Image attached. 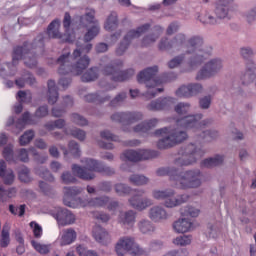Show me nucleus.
<instances>
[{"label": "nucleus", "instance_id": "41", "mask_svg": "<svg viewBox=\"0 0 256 256\" xmlns=\"http://www.w3.org/2000/svg\"><path fill=\"white\" fill-rule=\"evenodd\" d=\"M11 225L9 223H5L1 232V247L6 248L9 247L11 243Z\"/></svg>", "mask_w": 256, "mask_h": 256}, {"label": "nucleus", "instance_id": "31", "mask_svg": "<svg viewBox=\"0 0 256 256\" xmlns=\"http://www.w3.org/2000/svg\"><path fill=\"white\" fill-rule=\"evenodd\" d=\"M35 119L29 111H26L22 114V116L16 121L15 127L18 131H23L25 129V125H35Z\"/></svg>", "mask_w": 256, "mask_h": 256}, {"label": "nucleus", "instance_id": "5", "mask_svg": "<svg viewBox=\"0 0 256 256\" xmlns=\"http://www.w3.org/2000/svg\"><path fill=\"white\" fill-rule=\"evenodd\" d=\"M203 174L199 169L181 171L178 168V176L174 183V189L187 191V189H199L203 183Z\"/></svg>", "mask_w": 256, "mask_h": 256}, {"label": "nucleus", "instance_id": "21", "mask_svg": "<svg viewBox=\"0 0 256 256\" xmlns=\"http://www.w3.org/2000/svg\"><path fill=\"white\" fill-rule=\"evenodd\" d=\"M137 219V212L133 210L121 211L118 215V223L122 227H133Z\"/></svg>", "mask_w": 256, "mask_h": 256}, {"label": "nucleus", "instance_id": "24", "mask_svg": "<svg viewBox=\"0 0 256 256\" xmlns=\"http://www.w3.org/2000/svg\"><path fill=\"white\" fill-rule=\"evenodd\" d=\"M93 237L95 241L101 245H109V243H111V234L101 226L94 227Z\"/></svg>", "mask_w": 256, "mask_h": 256}, {"label": "nucleus", "instance_id": "39", "mask_svg": "<svg viewBox=\"0 0 256 256\" xmlns=\"http://www.w3.org/2000/svg\"><path fill=\"white\" fill-rule=\"evenodd\" d=\"M200 139L205 141V143H213L219 139V131L215 129L204 130L199 134Z\"/></svg>", "mask_w": 256, "mask_h": 256}, {"label": "nucleus", "instance_id": "13", "mask_svg": "<svg viewBox=\"0 0 256 256\" xmlns=\"http://www.w3.org/2000/svg\"><path fill=\"white\" fill-rule=\"evenodd\" d=\"M210 57L211 50H193L188 60V65H190L192 68L200 67V65H203V63H205Z\"/></svg>", "mask_w": 256, "mask_h": 256}, {"label": "nucleus", "instance_id": "62", "mask_svg": "<svg viewBox=\"0 0 256 256\" xmlns=\"http://www.w3.org/2000/svg\"><path fill=\"white\" fill-rule=\"evenodd\" d=\"M124 157L127 159V161L137 163V161H139V150H126L124 152Z\"/></svg>", "mask_w": 256, "mask_h": 256}, {"label": "nucleus", "instance_id": "48", "mask_svg": "<svg viewBox=\"0 0 256 256\" xmlns=\"http://www.w3.org/2000/svg\"><path fill=\"white\" fill-rule=\"evenodd\" d=\"M139 161H147L159 157V152L155 150H138Z\"/></svg>", "mask_w": 256, "mask_h": 256}, {"label": "nucleus", "instance_id": "64", "mask_svg": "<svg viewBox=\"0 0 256 256\" xmlns=\"http://www.w3.org/2000/svg\"><path fill=\"white\" fill-rule=\"evenodd\" d=\"M163 256H189L187 248H181L178 250H170Z\"/></svg>", "mask_w": 256, "mask_h": 256}, {"label": "nucleus", "instance_id": "63", "mask_svg": "<svg viewBox=\"0 0 256 256\" xmlns=\"http://www.w3.org/2000/svg\"><path fill=\"white\" fill-rule=\"evenodd\" d=\"M76 251H77L78 255H80V256H99V254H97V252H95L93 250H87V248L83 247L82 245L78 246L76 248Z\"/></svg>", "mask_w": 256, "mask_h": 256}, {"label": "nucleus", "instance_id": "2", "mask_svg": "<svg viewBox=\"0 0 256 256\" xmlns=\"http://www.w3.org/2000/svg\"><path fill=\"white\" fill-rule=\"evenodd\" d=\"M43 47H45V35L39 34L32 43L25 42L23 46H17L14 48L12 56L13 72L10 75H15L18 61L24 60V65L29 69H35L37 67V56L35 53L39 51L43 53Z\"/></svg>", "mask_w": 256, "mask_h": 256}, {"label": "nucleus", "instance_id": "60", "mask_svg": "<svg viewBox=\"0 0 256 256\" xmlns=\"http://www.w3.org/2000/svg\"><path fill=\"white\" fill-rule=\"evenodd\" d=\"M19 103H31L33 101V96L31 93H27L23 90L18 91L17 93Z\"/></svg>", "mask_w": 256, "mask_h": 256}, {"label": "nucleus", "instance_id": "57", "mask_svg": "<svg viewBox=\"0 0 256 256\" xmlns=\"http://www.w3.org/2000/svg\"><path fill=\"white\" fill-rule=\"evenodd\" d=\"M125 99H127V92H120L110 101V106L119 107V105L125 103Z\"/></svg>", "mask_w": 256, "mask_h": 256}, {"label": "nucleus", "instance_id": "59", "mask_svg": "<svg viewBox=\"0 0 256 256\" xmlns=\"http://www.w3.org/2000/svg\"><path fill=\"white\" fill-rule=\"evenodd\" d=\"M71 122L75 123L76 125H79L80 127H85V125H88L87 118L83 117L80 114L73 113L71 115Z\"/></svg>", "mask_w": 256, "mask_h": 256}, {"label": "nucleus", "instance_id": "14", "mask_svg": "<svg viewBox=\"0 0 256 256\" xmlns=\"http://www.w3.org/2000/svg\"><path fill=\"white\" fill-rule=\"evenodd\" d=\"M175 105V98H158L147 105L148 111H165Z\"/></svg>", "mask_w": 256, "mask_h": 256}, {"label": "nucleus", "instance_id": "45", "mask_svg": "<svg viewBox=\"0 0 256 256\" xmlns=\"http://www.w3.org/2000/svg\"><path fill=\"white\" fill-rule=\"evenodd\" d=\"M60 181L63 185H73L77 183V177H75V173L73 172L64 171L60 176Z\"/></svg>", "mask_w": 256, "mask_h": 256}, {"label": "nucleus", "instance_id": "7", "mask_svg": "<svg viewBox=\"0 0 256 256\" xmlns=\"http://www.w3.org/2000/svg\"><path fill=\"white\" fill-rule=\"evenodd\" d=\"M115 251L117 255H125V253L129 252L133 256H147L149 255V251L145 250L139 244L135 242V238L131 236H123L121 237L115 246Z\"/></svg>", "mask_w": 256, "mask_h": 256}, {"label": "nucleus", "instance_id": "26", "mask_svg": "<svg viewBox=\"0 0 256 256\" xmlns=\"http://www.w3.org/2000/svg\"><path fill=\"white\" fill-rule=\"evenodd\" d=\"M110 100L111 96L103 94V92L90 93L84 96V101H86V103H95L96 105L107 103V101Z\"/></svg>", "mask_w": 256, "mask_h": 256}, {"label": "nucleus", "instance_id": "33", "mask_svg": "<svg viewBox=\"0 0 256 256\" xmlns=\"http://www.w3.org/2000/svg\"><path fill=\"white\" fill-rule=\"evenodd\" d=\"M157 123H159V120H157V118H153L147 122H141L140 124H137L133 128V131L134 133H149L151 129L157 127Z\"/></svg>", "mask_w": 256, "mask_h": 256}, {"label": "nucleus", "instance_id": "25", "mask_svg": "<svg viewBox=\"0 0 256 256\" xmlns=\"http://www.w3.org/2000/svg\"><path fill=\"white\" fill-rule=\"evenodd\" d=\"M156 174L158 177H165V175L169 176L171 186L175 187V182L177 180V176L179 175V168L175 166L162 167L156 170Z\"/></svg>", "mask_w": 256, "mask_h": 256}, {"label": "nucleus", "instance_id": "40", "mask_svg": "<svg viewBox=\"0 0 256 256\" xmlns=\"http://www.w3.org/2000/svg\"><path fill=\"white\" fill-rule=\"evenodd\" d=\"M223 161H225V156L216 154L213 157L207 158L203 161V165L208 169L212 167H219V165H223Z\"/></svg>", "mask_w": 256, "mask_h": 256}, {"label": "nucleus", "instance_id": "54", "mask_svg": "<svg viewBox=\"0 0 256 256\" xmlns=\"http://www.w3.org/2000/svg\"><path fill=\"white\" fill-rule=\"evenodd\" d=\"M174 111L178 115H187L191 111V104L188 102H180L174 107Z\"/></svg>", "mask_w": 256, "mask_h": 256}, {"label": "nucleus", "instance_id": "23", "mask_svg": "<svg viewBox=\"0 0 256 256\" xmlns=\"http://www.w3.org/2000/svg\"><path fill=\"white\" fill-rule=\"evenodd\" d=\"M130 206L136 211H145L148 207L153 205V200L151 198H138L137 196H132L129 200Z\"/></svg>", "mask_w": 256, "mask_h": 256}, {"label": "nucleus", "instance_id": "55", "mask_svg": "<svg viewBox=\"0 0 256 256\" xmlns=\"http://www.w3.org/2000/svg\"><path fill=\"white\" fill-rule=\"evenodd\" d=\"M176 97L184 98V99H191V90L188 85H182L176 90Z\"/></svg>", "mask_w": 256, "mask_h": 256}, {"label": "nucleus", "instance_id": "58", "mask_svg": "<svg viewBox=\"0 0 256 256\" xmlns=\"http://www.w3.org/2000/svg\"><path fill=\"white\" fill-rule=\"evenodd\" d=\"M158 49L160 51H171V49H173L172 40H169V38H167V37L161 38V40L158 44Z\"/></svg>", "mask_w": 256, "mask_h": 256}, {"label": "nucleus", "instance_id": "42", "mask_svg": "<svg viewBox=\"0 0 256 256\" xmlns=\"http://www.w3.org/2000/svg\"><path fill=\"white\" fill-rule=\"evenodd\" d=\"M96 79H99V68L97 67L90 68L81 77L84 83H90L91 81H96Z\"/></svg>", "mask_w": 256, "mask_h": 256}, {"label": "nucleus", "instance_id": "52", "mask_svg": "<svg viewBox=\"0 0 256 256\" xmlns=\"http://www.w3.org/2000/svg\"><path fill=\"white\" fill-rule=\"evenodd\" d=\"M88 203L91 207H105V205L109 203V197L108 196L96 197L91 199Z\"/></svg>", "mask_w": 256, "mask_h": 256}, {"label": "nucleus", "instance_id": "6", "mask_svg": "<svg viewBox=\"0 0 256 256\" xmlns=\"http://www.w3.org/2000/svg\"><path fill=\"white\" fill-rule=\"evenodd\" d=\"M121 67H123V61H112L102 68V73L110 77L111 81H114V83H125V81H129V79L135 75V70L127 69L121 71Z\"/></svg>", "mask_w": 256, "mask_h": 256}, {"label": "nucleus", "instance_id": "35", "mask_svg": "<svg viewBox=\"0 0 256 256\" xmlns=\"http://www.w3.org/2000/svg\"><path fill=\"white\" fill-rule=\"evenodd\" d=\"M192 227L193 223L185 218L179 219L173 224V229L176 233H187L188 231H191Z\"/></svg>", "mask_w": 256, "mask_h": 256}, {"label": "nucleus", "instance_id": "56", "mask_svg": "<svg viewBox=\"0 0 256 256\" xmlns=\"http://www.w3.org/2000/svg\"><path fill=\"white\" fill-rule=\"evenodd\" d=\"M68 153H71L73 157H81V148L79 147V143L75 140H71L68 143Z\"/></svg>", "mask_w": 256, "mask_h": 256}, {"label": "nucleus", "instance_id": "8", "mask_svg": "<svg viewBox=\"0 0 256 256\" xmlns=\"http://www.w3.org/2000/svg\"><path fill=\"white\" fill-rule=\"evenodd\" d=\"M101 167V162L86 158L85 160V167H81L77 164H73L71 169L72 173L79 179H82L83 181H93L95 179V171L96 173H99V168Z\"/></svg>", "mask_w": 256, "mask_h": 256}, {"label": "nucleus", "instance_id": "29", "mask_svg": "<svg viewBox=\"0 0 256 256\" xmlns=\"http://www.w3.org/2000/svg\"><path fill=\"white\" fill-rule=\"evenodd\" d=\"M136 227L142 235H150V233L155 232V225H153V222L147 218L138 220Z\"/></svg>", "mask_w": 256, "mask_h": 256}, {"label": "nucleus", "instance_id": "47", "mask_svg": "<svg viewBox=\"0 0 256 256\" xmlns=\"http://www.w3.org/2000/svg\"><path fill=\"white\" fill-rule=\"evenodd\" d=\"M117 25H119V21L117 20V13L112 12L106 21L105 29L106 31H113V29H117Z\"/></svg>", "mask_w": 256, "mask_h": 256}, {"label": "nucleus", "instance_id": "30", "mask_svg": "<svg viewBox=\"0 0 256 256\" xmlns=\"http://www.w3.org/2000/svg\"><path fill=\"white\" fill-rule=\"evenodd\" d=\"M163 34V27L161 26H155L154 27V32L152 34H148L143 37L142 39V45L144 47H149V45H153L161 37Z\"/></svg>", "mask_w": 256, "mask_h": 256}, {"label": "nucleus", "instance_id": "28", "mask_svg": "<svg viewBox=\"0 0 256 256\" xmlns=\"http://www.w3.org/2000/svg\"><path fill=\"white\" fill-rule=\"evenodd\" d=\"M47 97L49 105H55L59 100V89L57 88V84L55 80H48L47 82Z\"/></svg>", "mask_w": 256, "mask_h": 256}, {"label": "nucleus", "instance_id": "16", "mask_svg": "<svg viewBox=\"0 0 256 256\" xmlns=\"http://www.w3.org/2000/svg\"><path fill=\"white\" fill-rule=\"evenodd\" d=\"M189 199H191V196L187 193L179 194L176 197L170 196L166 198V201L164 202V207L167 209H174V207H181V205H184V203H188Z\"/></svg>", "mask_w": 256, "mask_h": 256}, {"label": "nucleus", "instance_id": "43", "mask_svg": "<svg viewBox=\"0 0 256 256\" xmlns=\"http://www.w3.org/2000/svg\"><path fill=\"white\" fill-rule=\"evenodd\" d=\"M128 181L129 183H131V185H136V187H141L149 183V178L141 174H132L128 178Z\"/></svg>", "mask_w": 256, "mask_h": 256}, {"label": "nucleus", "instance_id": "22", "mask_svg": "<svg viewBox=\"0 0 256 256\" xmlns=\"http://www.w3.org/2000/svg\"><path fill=\"white\" fill-rule=\"evenodd\" d=\"M188 49L186 50V55H191L193 51H201L205 50V40L203 39V36L195 35L190 37L187 40Z\"/></svg>", "mask_w": 256, "mask_h": 256}, {"label": "nucleus", "instance_id": "18", "mask_svg": "<svg viewBox=\"0 0 256 256\" xmlns=\"http://www.w3.org/2000/svg\"><path fill=\"white\" fill-rule=\"evenodd\" d=\"M1 145H4L2 155L5 161L8 163H17L15 158V151L13 150V144H7V135L1 134Z\"/></svg>", "mask_w": 256, "mask_h": 256}, {"label": "nucleus", "instance_id": "53", "mask_svg": "<svg viewBox=\"0 0 256 256\" xmlns=\"http://www.w3.org/2000/svg\"><path fill=\"white\" fill-rule=\"evenodd\" d=\"M63 193L66 197H77V195L83 193V188L77 186L64 187Z\"/></svg>", "mask_w": 256, "mask_h": 256}, {"label": "nucleus", "instance_id": "4", "mask_svg": "<svg viewBox=\"0 0 256 256\" xmlns=\"http://www.w3.org/2000/svg\"><path fill=\"white\" fill-rule=\"evenodd\" d=\"M159 68L157 66L149 67L142 70L137 75V81L140 85H145L148 91L145 93L147 99H153L157 96V93H163V88H155L157 85H161V80L157 79V73Z\"/></svg>", "mask_w": 256, "mask_h": 256}, {"label": "nucleus", "instance_id": "20", "mask_svg": "<svg viewBox=\"0 0 256 256\" xmlns=\"http://www.w3.org/2000/svg\"><path fill=\"white\" fill-rule=\"evenodd\" d=\"M203 119V114L198 113L194 115H188L178 120V124L185 127V129H195L197 131L199 121Z\"/></svg>", "mask_w": 256, "mask_h": 256}, {"label": "nucleus", "instance_id": "19", "mask_svg": "<svg viewBox=\"0 0 256 256\" xmlns=\"http://www.w3.org/2000/svg\"><path fill=\"white\" fill-rule=\"evenodd\" d=\"M242 83L244 85H249L253 83L254 79H256V63L253 60H248L246 62V70L240 77Z\"/></svg>", "mask_w": 256, "mask_h": 256}, {"label": "nucleus", "instance_id": "1", "mask_svg": "<svg viewBox=\"0 0 256 256\" xmlns=\"http://www.w3.org/2000/svg\"><path fill=\"white\" fill-rule=\"evenodd\" d=\"M101 31V26L99 24H94L91 28L88 29L84 35V42H77V48L71 53L62 54L57 59V65H59L58 73L60 75H81L89 67L90 59L89 56H86L89 51L93 49V44L89 43L93 41L94 37L99 35Z\"/></svg>", "mask_w": 256, "mask_h": 256}, {"label": "nucleus", "instance_id": "10", "mask_svg": "<svg viewBox=\"0 0 256 256\" xmlns=\"http://www.w3.org/2000/svg\"><path fill=\"white\" fill-rule=\"evenodd\" d=\"M223 69V60L214 58L208 61L204 67L198 72L197 79H207V77H215L217 73Z\"/></svg>", "mask_w": 256, "mask_h": 256}, {"label": "nucleus", "instance_id": "61", "mask_svg": "<svg viewBox=\"0 0 256 256\" xmlns=\"http://www.w3.org/2000/svg\"><path fill=\"white\" fill-rule=\"evenodd\" d=\"M213 101V97L211 95H207L204 97H201L199 99V107L200 109L207 110L211 107V102Z\"/></svg>", "mask_w": 256, "mask_h": 256}, {"label": "nucleus", "instance_id": "38", "mask_svg": "<svg viewBox=\"0 0 256 256\" xmlns=\"http://www.w3.org/2000/svg\"><path fill=\"white\" fill-rule=\"evenodd\" d=\"M75 239H77V232L73 228H68L63 231L60 245H71V243H73Z\"/></svg>", "mask_w": 256, "mask_h": 256}, {"label": "nucleus", "instance_id": "46", "mask_svg": "<svg viewBox=\"0 0 256 256\" xmlns=\"http://www.w3.org/2000/svg\"><path fill=\"white\" fill-rule=\"evenodd\" d=\"M33 139H35V131L27 130L20 136L19 143L21 147H25L26 145H29Z\"/></svg>", "mask_w": 256, "mask_h": 256}, {"label": "nucleus", "instance_id": "44", "mask_svg": "<svg viewBox=\"0 0 256 256\" xmlns=\"http://www.w3.org/2000/svg\"><path fill=\"white\" fill-rule=\"evenodd\" d=\"M18 179L21 183H31L33 178H31V170L27 166H22L18 171Z\"/></svg>", "mask_w": 256, "mask_h": 256}, {"label": "nucleus", "instance_id": "12", "mask_svg": "<svg viewBox=\"0 0 256 256\" xmlns=\"http://www.w3.org/2000/svg\"><path fill=\"white\" fill-rule=\"evenodd\" d=\"M52 216L56 219L58 225H61L62 227L73 225V223L77 221L75 214L66 208H58Z\"/></svg>", "mask_w": 256, "mask_h": 256}, {"label": "nucleus", "instance_id": "50", "mask_svg": "<svg viewBox=\"0 0 256 256\" xmlns=\"http://www.w3.org/2000/svg\"><path fill=\"white\" fill-rule=\"evenodd\" d=\"M199 21L200 23H203V25H219V23H221V18L211 14H206L205 16L200 17Z\"/></svg>", "mask_w": 256, "mask_h": 256}, {"label": "nucleus", "instance_id": "27", "mask_svg": "<svg viewBox=\"0 0 256 256\" xmlns=\"http://www.w3.org/2000/svg\"><path fill=\"white\" fill-rule=\"evenodd\" d=\"M149 29H151V24H143L136 30L128 31L127 34L124 36V40L131 45V41H133V39H139V37H141L144 33H147Z\"/></svg>", "mask_w": 256, "mask_h": 256}, {"label": "nucleus", "instance_id": "36", "mask_svg": "<svg viewBox=\"0 0 256 256\" xmlns=\"http://www.w3.org/2000/svg\"><path fill=\"white\" fill-rule=\"evenodd\" d=\"M176 192L175 190L169 188L165 190H153L152 191V197L153 199H156V201H164V203L167 201L168 197H175Z\"/></svg>", "mask_w": 256, "mask_h": 256}, {"label": "nucleus", "instance_id": "51", "mask_svg": "<svg viewBox=\"0 0 256 256\" xmlns=\"http://www.w3.org/2000/svg\"><path fill=\"white\" fill-rule=\"evenodd\" d=\"M114 190H115V193H117V195H120V196L130 195L131 191H133L131 186L123 183L115 184Z\"/></svg>", "mask_w": 256, "mask_h": 256}, {"label": "nucleus", "instance_id": "9", "mask_svg": "<svg viewBox=\"0 0 256 256\" xmlns=\"http://www.w3.org/2000/svg\"><path fill=\"white\" fill-rule=\"evenodd\" d=\"M179 157L174 160V164L178 167H187L197 162V159H201V151L197 149L195 144H188L183 146L178 151Z\"/></svg>", "mask_w": 256, "mask_h": 256}, {"label": "nucleus", "instance_id": "49", "mask_svg": "<svg viewBox=\"0 0 256 256\" xmlns=\"http://www.w3.org/2000/svg\"><path fill=\"white\" fill-rule=\"evenodd\" d=\"M187 41V36L183 33L177 34L173 39H172V47L173 49H176V51H179L183 45H185Z\"/></svg>", "mask_w": 256, "mask_h": 256}, {"label": "nucleus", "instance_id": "37", "mask_svg": "<svg viewBox=\"0 0 256 256\" xmlns=\"http://www.w3.org/2000/svg\"><path fill=\"white\" fill-rule=\"evenodd\" d=\"M80 23L84 26L87 25H99V21L95 19V10L86 9L85 15L80 16Z\"/></svg>", "mask_w": 256, "mask_h": 256}, {"label": "nucleus", "instance_id": "32", "mask_svg": "<svg viewBox=\"0 0 256 256\" xmlns=\"http://www.w3.org/2000/svg\"><path fill=\"white\" fill-rule=\"evenodd\" d=\"M61 27V20L55 19L53 20L47 28V35L49 39H61L62 34L59 31Z\"/></svg>", "mask_w": 256, "mask_h": 256}, {"label": "nucleus", "instance_id": "11", "mask_svg": "<svg viewBox=\"0 0 256 256\" xmlns=\"http://www.w3.org/2000/svg\"><path fill=\"white\" fill-rule=\"evenodd\" d=\"M142 115L137 112H116L111 115V120L124 125H131L141 121Z\"/></svg>", "mask_w": 256, "mask_h": 256}, {"label": "nucleus", "instance_id": "3", "mask_svg": "<svg viewBox=\"0 0 256 256\" xmlns=\"http://www.w3.org/2000/svg\"><path fill=\"white\" fill-rule=\"evenodd\" d=\"M154 135L161 137L157 142V147L160 150L171 149V147H175L187 139V132L181 128H160L155 130Z\"/></svg>", "mask_w": 256, "mask_h": 256}, {"label": "nucleus", "instance_id": "15", "mask_svg": "<svg viewBox=\"0 0 256 256\" xmlns=\"http://www.w3.org/2000/svg\"><path fill=\"white\" fill-rule=\"evenodd\" d=\"M235 0H218L215 3L214 8V15L220 21H223V19H229V5L233 3Z\"/></svg>", "mask_w": 256, "mask_h": 256}, {"label": "nucleus", "instance_id": "17", "mask_svg": "<svg viewBox=\"0 0 256 256\" xmlns=\"http://www.w3.org/2000/svg\"><path fill=\"white\" fill-rule=\"evenodd\" d=\"M148 217L154 223H161V221H166L169 215L167 214V210H165V208L155 205L149 209Z\"/></svg>", "mask_w": 256, "mask_h": 256}, {"label": "nucleus", "instance_id": "34", "mask_svg": "<svg viewBox=\"0 0 256 256\" xmlns=\"http://www.w3.org/2000/svg\"><path fill=\"white\" fill-rule=\"evenodd\" d=\"M1 177L4 185H13L15 181V173L11 169H7L5 162H1Z\"/></svg>", "mask_w": 256, "mask_h": 256}]
</instances>
